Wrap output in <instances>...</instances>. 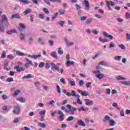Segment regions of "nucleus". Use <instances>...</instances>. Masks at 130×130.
I'll return each instance as SVG.
<instances>
[{"instance_id":"f257e3e1","label":"nucleus","mask_w":130,"mask_h":130,"mask_svg":"<svg viewBox=\"0 0 130 130\" xmlns=\"http://www.w3.org/2000/svg\"><path fill=\"white\" fill-rule=\"evenodd\" d=\"M2 19H0V31L4 33L5 32V26H4L3 23H4L5 26H9V22H8V19H7L6 15H2Z\"/></svg>"},{"instance_id":"f03ea898","label":"nucleus","mask_w":130,"mask_h":130,"mask_svg":"<svg viewBox=\"0 0 130 130\" xmlns=\"http://www.w3.org/2000/svg\"><path fill=\"white\" fill-rule=\"evenodd\" d=\"M15 64L16 66L14 67L15 70H16L17 73H21V72H24L25 69L23 67H19L21 66H23V63L21 61H18L15 62Z\"/></svg>"},{"instance_id":"7ed1b4c3","label":"nucleus","mask_w":130,"mask_h":130,"mask_svg":"<svg viewBox=\"0 0 130 130\" xmlns=\"http://www.w3.org/2000/svg\"><path fill=\"white\" fill-rule=\"evenodd\" d=\"M108 121L110 122V125L111 126H114V125L116 124V122H115L114 120L110 119V117H109V116L105 115L104 118V122L105 123H107Z\"/></svg>"},{"instance_id":"20e7f679","label":"nucleus","mask_w":130,"mask_h":130,"mask_svg":"<svg viewBox=\"0 0 130 130\" xmlns=\"http://www.w3.org/2000/svg\"><path fill=\"white\" fill-rule=\"evenodd\" d=\"M93 73L95 74L96 78L99 79V80H101V79H103L105 77L104 74H101V72L99 70L94 71H93Z\"/></svg>"},{"instance_id":"39448f33","label":"nucleus","mask_w":130,"mask_h":130,"mask_svg":"<svg viewBox=\"0 0 130 130\" xmlns=\"http://www.w3.org/2000/svg\"><path fill=\"white\" fill-rule=\"evenodd\" d=\"M57 66H60V63H57L56 64L53 62L51 63V69L53 70V72L59 71V67Z\"/></svg>"},{"instance_id":"423d86ee","label":"nucleus","mask_w":130,"mask_h":130,"mask_svg":"<svg viewBox=\"0 0 130 130\" xmlns=\"http://www.w3.org/2000/svg\"><path fill=\"white\" fill-rule=\"evenodd\" d=\"M14 110L13 111V113L14 114H19L20 113V111L21 110V108L20 107V106L19 105H15L13 107Z\"/></svg>"},{"instance_id":"0eeeda50","label":"nucleus","mask_w":130,"mask_h":130,"mask_svg":"<svg viewBox=\"0 0 130 130\" xmlns=\"http://www.w3.org/2000/svg\"><path fill=\"white\" fill-rule=\"evenodd\" d=\"M75 7L78 15H81L83 13V11H82V7H81V6H80L79 4H77L75 5Z\"/></svg>"},{"instance_id":"6e6552de","label":"nucleus","mask_w":130,"mask_h":130,"mask_svg":"<svg viewBox=\"0 0 130 130\" xmlns=\"http://www.w3.org/2000/svg\"><path fill=\"white\" fill-rule=\"evenodd\" d=\"M82 4L85 6V10L86 11H89L90 10V3H89V1L88 0H84Z\"/></svg>"},{"instance_id":"1a4fd4ad","label":"nucleus","mask_w":130,"mask_h":130,"mask_svg":"<svg viewBox=\"0 0 130 130\" xmlns=\"http://www.w3.org/2000/svg\"><path fill=\"white\" fill-rule=\"evenodd\" d=\"M106 4L108 8H109V9H110V10H112L111 7H110V6H111L112 7L115 6V3H114V2H113L112 1H107L106 2Z\"/></svg>"},{"instance_id":"9d476101","label":"nucleus","mask_w":130,"mask_h":130,"mask_svg":"<svg viewBox=\"0 0 130 130\" xmlns=\"http://www.w3.org/2000/svg\"><path fill=\"white\" fill-rule=\"evenodd\" d=\"M15 19H21V16H20V13H16L14 15H12L10 18L11 20H13V18Z\"/></svg>"},{"instance_id":"9b49d317","label":"nucleus","mask_w":130,"mask_h":130,"mask_svg":"<svg viewBox=\"0 0 130 130\" xmlns=\"http://www.w3.org/2000/svg\"><path fill=\"white\" fill-rule=\"evenodd\" d=\"M84 101L85 104L87 106L93 105L94 104L93 101H90V100L88 99H85Z\"/></svg>"},{"instance_id":"f8f14e48","label":"nucleus","mask_w":130,"mask_h":130,"mask_svg":"<svg viewBox=\"0 0 130 130\" xmlns=\"http://www.w3.org/2000/svg\"><path fill=\"white\" fill-rule=\"evenodd\" d=\"M14 33L18 34V31L15 29H13L11 30H9L7 31V34H8V35H12V34H14Z\"/></svg>"},{"instance_id":"ddd939ff","label":"nucleus","mask_w":130,"mask_h":130,"mask_svg":"<svg viewBox=\"0 0 130 130\" xmlns=\"http://www.w3.org/2000/svg\"><path fill=\"white\" fill-rule=\"evenodd\" d=\"M28 57H30V58H34V59H37V58H40L42 55L41 54H39L38 55H36L34 54L32 56L31 55H28Z\"/></svg>"},{"instance_id":"4468645a","label":"nucleus","mask_w":130,"mask_h":130,"mask_svg":"<svg viewBox=\"0 0 130 130\" xmlns=\"http://www.w3.org/2000/svg\"><path fill=\"white\" fill-rule=\"evenodd\" d=\"M78 92L82 94V96H89V93L88 91H85L83 90H81L80 89H78Z\"/></svg>"},{"instance_id":"2eb2a0df","label":"nucleus","mask_w":130,"mask_h":130,"mask_svg":"<svg viewBox=\"0 0 130 130\" xmlns=\"http://www.w3.org/2000/svg\"><path fill=\"white\" fill-rule=\"evenodd\" d=\"M75 111H77L76 108L73 107L72 109H70V110H69V115H74L75 114Z\"/></svg>"},{"instance_id":"dca6fc26","label":"nucleus","mask_w":130,"mask_h":130,"mask_svg":"<svg viewBox=\"0 0 130 130\" xmlns=\"http://www.w3.org/2000/svg\"><path fill=\"white\" fill-rule=\"evenodd\" d=\"M92 22H93V18H89L85 20V23L86 24V25H90Z\"/></svg>"},{"instance_id":"f3484780","label":"nucleus","mask_w":130,"mask_h":130,"mask_svg":"<svg viewBox=\"0 0 130 130\" xmlns=\"http://www.w3.org/2000/svg\"><path fill=\"white\" fill-rule=\"evenodd\" d=\"M74 64H75V62L70 60H69L66 63V66L67 67H71V66H74Z\"/></svg>"},{"instance_id":"a211bd4d","label":"nucleus","mask_w":130,"mask_h":130,"mask_svg":"<svg viewBox=\"0 0 130 130\" xmlns=\"http://www.w3.org/2000/svg\"><path fill=\"white\" fill-rule=\"evenodd\" d=\"M16 54H17V55H19V56H25L26 55H28V54H24L23 53L20 52V51H16Z\"/></svg>"},{"instance_id":"6ab92c4d","label":"nucleus","mask_w":130,"mask_h":130,"mask_svg":"<svg viewBox=\"0 0 130 130\" xmlns=\"http://www.w3.org/2000/svg\"><path fill=\"white\" fill-rule=\"evenodd\" d=\"M64 41L66 43V45L68 47L72 46L74 44L73 42H70L69 43V41L68 40V39L66 38L64 39Z\"/></svg>"},{"instance_id":"aec40b11","label":"nucleus","mask_w":130,"mask_h":130,"mask_svg":"<svg viewBox=\"0 0 130 130\" xmlns=\"http://www.w3.org/2000/svg\"><path fill=\"white\" fill-rule=\"evenodd\" d=\"M51 56H52L54 58L57 59L58 58V56L56 55V52L53 51L51 52Z\"/></svg>"},{"instance_id":"412c9836","label":"nucleus","mask_w":130,"mask_h":130,"mask_svg":"<svg viewBox=\"0 0 130 130\" xmlns=\"http://www.w3.org/2000/svg\"><path fill=\"white\" fill-rule=\"evenodd\" d=\"M99 41H100L101 42H102L103 43H104L105 42H109V40H108L107 39H102L101 37H100L99 38Z\"/></svg>"},{"instance_id":"4be33fe9","label":"nucleus","mask_w":130,"mask_h":130,"mask_svg":"<svg viewBox=\"0 0 130 130\" xmlns=\"http://www.w3.org/2000/svg\"><path fill=\"white\" fill-rule=\"evenodd\" d=\"M78 123L79 125H80L81 126H86V124L85 123V122H84V121L82 120H79Z\"/></svg>"},{"instance_id":"5701e85b","label":"nucleus","mask_w":130,"mask_h":130,"mask_svg":"<svg viewBox=\"0 0 130 130\" xmlns=\"http://www.w3.org/2000/svg\"><path fill=\"white\" fill-rule=\"evenodd\" d=\"M16 100L19 101L20 102H22V103H25V102H26V99H25L23 97H20L19 98H17Z\"/></svg>"},{"instance_id":"b1692460","label":"nucleus","mask_w":130,"mask_h":130,"mask_svg":"<svg viewBox=\"0 0 130 130\" xmlns=\"http://www.w3.org/2000/svg\"><path fill=\"white\" fill-rule=\"evenodd\" d=\"M67 81L68 82V83L70 84L71 86H72V87H75V86H76V84H75V82L71 80V79H67Z\"/></svg>"},{"instance_id":"393cba45","label":"nucleus","mask_w":130,"mask_h":130,"mask_svg":"<svg viewBox=\"0 0 130 130\" xmlns=\"http://www.w3.org/2000/svg\"><path fill=\"white\" fill-rule=\"evenodd\" d=\"M38 42L39 44H41V45H44V44H45V42H44L41 38L38 39Z\"/></svg>"},{"instance_id":"a878e982","label":"nucleus","mask_w":130,"mask_h":130,"mask_svg":"<svg viewBox=\"0 0 130 130\" xmlns=\"http://www.w3.org/2000/svg\"><path fill=\"white\" fill-rule=\"evenodd\" d=\"M87 109V108H85L84 107H81L80 108H77V110L79 112H81V111H86Z\"/></svg>"},{"instance_id":"bb28decb","label":"nucleus","mask_w":130,"mask_h":130,"mask_svg":"<svg viewBox=\"0 0 130 130\" xmlns=\"http://www.w3.org/2000/svg\"><path fill=\"white\" fill-rule=\"evenodd\" d=\"M73 120H75V117L73 116H70L67 119V121H73Z\"/></svg>"},{"instance_id":"cd10ccee","label":"nucleus","mask_w":130,"mask_h":130,"mask_svg":"<svg viewBox=\"0 0 130 130\" xmlns=\"http://www.w3.org/2000/svg\"><path fill=\"white\" fill-rule=\"evenodd\" d=\"M18 2H20V3H22L25 5H27V4H30V1L27 0H18Z\"/></svg>"},{"instance_id":"c85d7f7f","label":"nucleus","mask_w":130,"mask_h":130,"mask_svg":"<svg viewBox=\"0 0 130 130\" xmlns=\"http://www.w3.org/2000/svg\"><path fill=\"white\" fill-rule=\"evenodd\" d=\"M66 23L65 21H59L57 22V24L59 25V26H61V27H63V25H64V23Z\"/></svg>"},{"instance_id":"c756f323","label":"nucleus","mask_w":130,"mask_h":130,"mask_svg":"<svg viewBox=\"0 0 130 130\" xmlns=\"http://www.w3.org/2000/svg\"><path fill=\"white\" fill-rule=\"evenodd\" d=\"M121 84H123V85H125V86H129L130 85V81H122L121 82Z\"/></svg>"},{"instance_id":"7c9ffc66","label":"nucleus","mask_w":130,"mask_h":130,"mask_svg":"<svg viewBox=\"0 0 130 130\" xmlns=\"http://www.w3.org/2000/svg\"><path fill=\"white\" fill-rule=\"evenodd\" d=\"M58 13H59V15H63V14H64V13H66V10H64L63 9H59Z\"/></svg>"},{"instance_id":"2f4dec72","label":"nucleus","mask_w":130,"mask_h":130,"mask_svg":"<svg viewBox=\"0 0 130 130\" xmlns=\"http://www.w3.org/2000/svg\"><path fill=\"white\" fill-rule=\"evenodd\" d=\"M30 12H31V9H27V10L24 11L23 12V14H24V15H28V14H29V13H30Z\"/></svg>"},{"instance_id":"473e14b6","label":"nucleus","mask_w":130,"mask_h":130,"mask_svg":"<svg viewBox=\"0 0 130 130\" xmlns=\"http://www.w3.org/2000/svg\"><path fill=\"white\" fill-rule=\"evenodd\" d=\"M99 64H101V66H104V67H107V66H108V64L104 61L100 62Z\"/></svg>"},{"instance_id":"72a5a7b5","label":"nucleus","mask_w":130,"mask_h":130,"mask_svg":"<svg viewBox=\"0 0 130 130\" xmlns=\"http://www.w3.org/2000/svg\"><path fill=\"white\" fill-rule=\"evenodd\" d=\"M20 93H21V90L20 89H18L14 91V95L15 96H18Z\"/></svg>"},{"instance_id":"f704fd0d","label":"nucleus","mask_w":130,"mask_h":130,"mask_svg":"<svg viewBox=\"0 0 130 130\" xmlns=\"http://www.w3.org/2000/svg\"><path fill=\"white\" fill-rule=\"evenodd\" d=\"M121 56H117L115 57V60H118V61H120L121 60Z\"/></svg>"},{"instance_id":"c9c22d12","label":"nucleus","mask_w":130,"mask_h":130,"mask_svg":"<svg viewBox=\"0 0 130 130\" xmlns=\"http://www.w3.org/2000/svg\"><path fill=\"white\" fill-rule=\"evenodd\" d=\"M116 80H125V78H123L120 76L116 77Z\"/></svg>"},{"instance_id":"e433bc0d","label":"nucleus","mask_w":130,"mask_h":130,"mask_svg":"<svg viewBox=\"0 0 130 130\" xmlns=\"http://www.w3.org/2000/svg\"><path fill=\"white\" fill-rule=\"evenodd\" d=\"M118 47L120 48L121 49H125V47L124 46V45L123 44H121L120 45H118Z\"/></svg>"},{"instance_id":"4c0bfd02","label":"nucleus","mask_w":130,"mask_h":130,"mask_svg":"<svg viewBox=\"0 0 130 130\" xmlns=\"http://www.w3.org/2000/svg\"><path fill=\"white\" fill-rule=\"evenodd\" d=\"M58 15V13L57 12L54 14V15H53V16L51 17L52 21H54L55 18L56 17V16H57Z\"/></svg>"},{"instance_id":"58836bf2","label":"nucleus","mask_w":130,"mask_h":130,"mask_svg":"<svg viewBox=\"0 0 130 130\" xmlns=\"http://www.w3.org/2000/svg\"><path fill=\"white\" fill-rule=\"evenodd\" d=\"M56 88H57L58 93L60 94V93H61V89L60 88V87L58 85H56Z\"/></svg>"},{"instance_id":"ea45409f","label":"nucleus","mask_w":130,"mask_h":130,"mask_svg":"<svg viewBox=\"0 0 130 130\" xmlns=\"http://www.w3.org/2000/svg\"><path fill=\"white\" fill-rule=\"evenodd\" d=\"M20 39L21 40H24L25 39V35L22 32H20Z\"/></svg>"},{"instance_id":"a19ab883","label":"nucleus","mask_w":130,"mask_h":130,"mask_svg":"<svg viewBox=\"0 0 130 130\" xmlns=\"http://www.w3.org/2000/svg\"><path fill=\"white\" fill-rule=\"evenodd\" d=\"M6 51H4L2 53V58H6V56H7V55H6Z\"/></svg>"},{"instance_id":"79ce46f5","label":"nucleus","mask_w":130,"mask_h":130,"mask_svg":"<svg viewBox=\"0 0 130 130\" xmlns=\"http://www.w3.org/2000/svg\"><path fill=\"white\" fill-rule=\"evenodd\" d=\"M39 124H40V127L43 128H45V127H46V124L45 123H39Z\"/></svg>"},{"instance_id":"37998d69","label":"nucleus","mask_w":130,"mask_h":130,"mask_svg":"<svg viewBox=\"0 0 130 130\" xmlns=\"http://www.w3.org/2000/svg\"><path fill=\"white\" fill-rule=\"evenodd\" d=\"M14 123H18V122H20V120L19 119L18 117H16L14 118Z\"/></svg>"},{"instance_id":"c03bdc74","label":"nucleus","mask_w":130,"mask_h":130,"mask_svg":"<svg viewBox=\"0 0 130 130\" xmlns=\"http://www.w3.org/2000/svg\"><path fill=\"white\" fill-rule=\"evenodd\" d=\"M19 26L20 28H22V29H26V25L24 23H20Z\"/></svg>"},{"instance_id":"a18cd8bd","label":"nucleus","mask_w":130,"mask_h":130,"mask_svg":"<svg viewBox=\"0 0 130 130\" xmlns=\"http://www.w3.org/2000/svg\"><path fill=\"white\" fill-rule=\"evenodd\" d=\"M44 66H45V63H44V62H41L40 63L39 67L41 68V69H42V68H43Z\"/></svg>"},{"instance_id":"49530a36","label":"nucleus","mask_w":130,"mask_h":130,"mask_svg":"<svg viewBox=\"0 0 130 130\" xmlns=\"http://www.w3.org/2000/svg\"><path fill=\"white\" fill-rule=\"evenodd\" d=\"M71 96H73L74 97H77V94H76V91L72 90L71 93Z\"/></svg>"},{"instance_id":"de8ad7c7","label":"nucleus","mask_w":130,"mask_h":130,"mask_svg":"<svg viewBox=\"0 0 130 130\" xmlns=\"http://www.w3.org/2000/svg\"><path fill=\"white\" fill-rule=\"evenodd\" d=\"M125 19H129V13H128V12L125 13Z\"/></svg>"},{"instance_id":"09e8293b","label":"nucleus","mask_w":130,"mask_h":130,"mask_svg":"<svg viewBox=\"0 0 130 130\" xmlns=\"http://www.w3.org/2000/svg\"><path fill=\"white\" fill-rule=\"evenodd\" d=\"M116 20L119 23H122V22H123V19L120 18H117Z\"/></svg>"},{"instance_id":"8fccbe9b","label":"nucleus","mask_w":130,"mask_h":130,"mask_svg":"<svg viewBox=\"0 0 130 130\" xmlns=\"http://www.w3.org/2000/svg\"><path fill=\"white\" fill-rule=\"evenodd\" d=\"M103 35L104 36V37H108V33L107 32L104 31H103Z\"/></svg>"},{"instance_id":"3c124183","label":"nucleus","mask_w":130,"mask_h":130,"mask_svg":"<svg viewBox=\"0 0 130 130\" xmlns=\"http://www.w3.org/2000/svg\"><path fill=\"white\" fill-rule=\"evenodd\" d=\"M2 97H3V99L4 100H6V99H9V96H8L6 94H3L2 95Z\"/></svg>"},{"instance_id":"603ef678","label":"nucleus","mask_w":130,"mask_h":130,"mask_svg":"<svg viewBox=\"0 0 130 130\" xmlns=\"http://www.w3.org/2000/svg\"><path fill=\"white\" fill-rule=\"evenodd\" d=\"M58 114H59V116H64V114L61 112V111H58Z\"/></svg>"},{"instance_id":"864d4df0","label":"nucleus","mask_w":130,"mask_h":130,"mask_svg":"<svg viewBox=\"0 0 130 130\" xmlns=\"http://www.w3.org/2000/svg\"><path fill=\"white\" fill-rule=\"evenodd\" d=\"M91 82H87L85 84L86 87V88H90L91 86Z\"/></svg>"},{"instance_id":"5fc2aeb1","label":"nucleus","mask_w":130,"mask_h":130,"mask_svg":"<svg viewBox=\"0 0 130 130\" xmlns=\"http://www.w3.org/2000/svg\"><path fill=\"white\" fill-rule=\"evenodd\" d=\"M6 82H13V78L9 77L6 79Z\"/></svg>"},{"instance_id":"6e6d98bb","label":"nucleus","mask_w":130,"mask_h":130,"mask_svg":"<svg viewBox=\"0 0 130 130\" xmlns=\"http://www.w3.org/2000/svg\"><path fill=\"white\" fill-rule=\"evenodd\" d=\"M48 43H49L50 46H52V45H53L54 42H53V41H52V40H49Z\"/></svg>"},{"instance_id":"4d7b16f0","label":"nucleus","mask_w":130,"mask_h":130,"mask_svg":"<svg viewBox=\"0 0 130 130\" xmlns=\"http://www.w3.org/2000/svg\"><path fill=\"white\" fill-rule=\"evenodd\" d=\"M60 83H61V84H66V82H64V78H60Z\"/></svg>"},{"instance_id":"13d9d810","label":"nucleus","mask_w":130,"mask_h":130,"mask_svg":"<svg viewBox=\"0 0 130 130\" xmlns=\"http://www.w3.org/2000/svg\"><path fill=\"white\" fill-rule=\"evenodd\" d=\"M78 84L80 86H83V85H84V82L83 81V80H81L79 81Z\"/></svg>"},{"instance_id":"bf43d9fd","label":"nucleus","mask_w":130,"mask_h":130,"mask_svg":"<svg viewBox=\"0 0 130 130\" xmlns=\"http://www.w3.org/2000/svg\"><path fill=\"white\" fill-rule=\"evenodd\" d=\"M87 17L86 16H81L80 17V20L81 21H85V20H86Z\"/></svg>"},{"instance_id":"052dcab7","label":"nucleus","mask_w":130,"mask_h":130,"mask_svg":"<svg viewBox=\"0 0 130 130\" xmlns=\"http://www.w3.org/2000/svg\"><path fill=\"white\" fill-rule=\"evenodd\" d=\"M7 57L8 58H10V59H14V58H15V57H14V56H13V55H8L7 56Z\"/></svg>"},{"instance_id":"680f3d73","label":"nucleus","mask_w":130,"mask_h":130,"mask_svg":"<svg viewBox=\"0 0 130 130\" xmlns=\"http://www.w3.org/2000/svg\"><path fill=\"white\" fill-rule=\"evenodd\" d=\"M126 40H130V35H129V34H126Z\"/></svg>"},{"instance_id":"e2e57ef3","label":"nucleus","mask_w":130,"mask_h":130,"mask_svg":"<svg viewBox=\"0 0 130 130\" xmlns=\"http://www.w3.org/2000/svg\"><path fill=\"white\" fill-rule=\"evenodd\" d=\"M43 11L45 12L46 14H49V11L48 10V9L44 8Z\"/></svg>"},{"instance_id":"0e129e2a","label":"nucleus","mask_w":130,"mask_h":130,"mask_svg":"<svg viewBox=\"0 0 130 130\" xmlns=\"http://www.w3.org/2000/svg\"><path fill=\"white\" fill-rule=\"evenodd\" d=\"M35 86L37 88H39V82L38 81H36L34 83Z\"/></svg>"},{"instance_id":"69168bd1","label":"nucleus","mask_w":130,"mask_h":130,"mask_svg":"<svg viewBox=\"0 0 130 130\" xmlns=\"http://www.w3.org/2000/svg\"><path fill=\"white\" fill-rule=\"evenodd\" d=\"M77 102L80 105H82V101H81V99H77Z\"/></svg>"},{"instance_id":"338daca9","label":"nucleus","mask_w":130,"mask_h":130,"mask_svg":"<svg viewBox=\"0 0 130 130\" xmlns=\"http://www.w3.org/2000/svg\"><path fill=\"white\" fill-rule=\"evenodd\" d=\"M3 109L5 112H8V107L7 106H4L3 107Z\"/></svg>"},{"instance_id":"774afa93","label":"nucleus","mask_w":130,"mask_h":130,"mask_svg":"<svg viewBox=\"0 0 130 130\" xmlns=\"http://www.w3.org/2000/svg\"><path fill=\"white\" fill-rule=\"evenodd\" d=\"M39 114H40V115H42V116L43 114H45V111H44V110L40 111L39 112Z\"/></svg>"}]
</instances>
